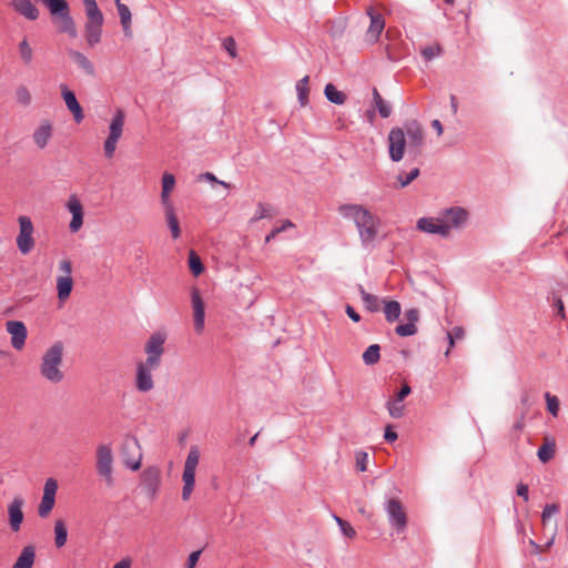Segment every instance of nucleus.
Instances as JSON below:
<instances>
[{
  "label": "nucleus",
  "mask_w": 568,
  "mask_h": 568,
  "mask_svg": "<svg viewBox=\"0 0 568 568\" xmlns=\"http://www.w3.org/2000/svg\"><path fill=\"white\" fill-rule=\"evenodd\" d=\"M373 100L382 118H388L392 113L390 105L381 97L377 89H373Z\"/></svg>",
  "instance_id": "a19ab883"
},
{
  "label": "nucleus",
  "mask_w": 568,
  "mask_h": 568,
  "mask_svg": "<svg viewBox=\"0 0 568 568\" xmlns=\"http://www.w3.org/2000/svg\"><path fill=\"white\" fill-rule=\"evenodd\" d=\"M405 317L408 323H414L416 325L419 320V311L417 308H409L405 312Z\"/></svg>",
  "instance_id": "13d9d810"
},
{
  "label": "nucleus",
  "mask_w": 568,
  "mask_h": 568,
  "mask_svg": "<svg viewBox=\"0 0 568 568\" xmlns=\"http://www.w3.org/2000/svg\"><path fill=\"white\" fill-rule=\"evenodd\" d=\"M23 499L20 497H16L12 503L8 507L9 513V521L12 531H19L20 526L23 520L22 513Z\"/></svg>",
  "instance_id": "5701e85b"
},
{
  "label": "nucleus",
  "mask_w": 568,
  "mask_h": 568,
  "mask_svg": "<svg viewBox=\"0 0 568 568\" xmlns=\"http://www.w3.org/2000/svg\"><path fill=\"white\" fill-rule=\"evenodd\" d=\"M125 121V114L123 110L119 109L116 110L115 114L113 115L110 125H109V135L106 140L104 141L103 150L104 155L108 159L113 158L118 141L121 139L123 133V126Z\"/></svg>",
  "instance_id": "423d86ee"
},
{
  "label": "nucleus",
  "mask_w": 568,
  "mask_h": 568,
  "mask_svg": "<svg viewBox=\"0 0 568 568\" xmlns=\"http://www.w3.org/2000/svg\"><path fill=\"white\" fill-rule=\"evenodd\" d=\"M384 302V315L388 323L397 321L402 314V306L397 301H383Z\"/></svg>",
  "instance_id": "473e14b6"
},
{
  "label": "nucleus",
  "mask_w": 568,
  "mask_h": 568,
  "mask_svg": "<svg viewBox=\"0 0 568 568\" xmlns=\"http://www.w3.org/2000/svg\"><path fill=\"white\" fill-rule=\"evenodd\" d=\"M61 94L68 110L73 114L74 121L77 123H80L83 120L84 115L83 110L75 98V94L72 91H70L65 85L61 87Z\"/></svg>",
  "instance_id": "aec40b11"
},
{
  "label": "nucleus",
  "mask_w": 568,
  "mask_h": 568,
  "mask_svg": "<svg viewBox=\"0 0 568 568\" xmlns=\"http://www.w3.org/2000/svg\"><path fill=\"white\" fill-rule=\"evenodd\" d=\"M200 460V452L196 446H192L189 450L187 457L184 463L183 469V488H182V499L187 500L194 489L195 484V470Z\"/></svg>",
  "instance_id": "7ed1b4c3"
},
{
  "label": "nucleus",
  "mask_w": 568,
  "mask_h": 568,
  "mask_svg": "<svg viewBox=\"0 0 568 568\" xmlns=\"http://www.w3.org/2000/svg\"><path fill=\"white\" fill-rule=\"evenodd\" d=\"M398 435L397 433L392 428V426H386L385 428V433H384V438L386 442L388 443H393L397 439Z\"/></svg>",
  "instance_id": "e2e57ef3"
},
{
  "label": "nucleus",
  "mask_w": 568,
  "mask_h": 568,
  "mask_svg": "<svg viewBox=\"0 0 568 568\" xmlns=\"http://www.w3.org/2000/svg\"><path fill=\"white\" fill-rule=\"evenodd\" d=\"M338 214L355 223L359 235L364 242L373 241L378 231L379 219L362 204L346 203L337 209Z\"/></svg>",
  "instance_id": "f257e3e1"
},
{
  "label": "nucleus",
  "mask_w": 568,
  "mask_h": 568,
  "mask_svg": "<svg viewBox=\"0 0 568 568\" xmlns=\"http://www.w3.org/2000/svg\"><path fill=\"white\" fill-rule=\"evenodd\" d=\"M559 511V507L555 504H548L545 506L541 518L542 521H547L552 515L557 514Z\"/></svg>",
  "instance_id": "6e6d98bb"
},
{
  "label": "nucleus",
  "mask_w": 568,
  "mask_h": 568,
  "mask_svg": "<svg viewBox=\"0 0 568 568\" xmlns=\"http://www.w3.org/2000/svg\"><path fill=\"white\" fill-rule=\"evenodd\" d=\"M14 101L22 108H29L33 101L31 90L26 84L17 85L14 89Z\"/></svg>",
  "instance_id": "c85d7f7f"
},
{
  "label": "nucleus",
  "mask_w": 568,
  "mask_h": 568,
  "mask_svg": "<svg viewBox=\"0 0 568 568\" xmlns=\"http://www.w3.org/2000/svg\"><path fill=\"white\" fill-rule=\"evenodd\" d=\"M443 53V48L439 43L435 42L420 48V54L426 62L439 57Z\"/></svg>",
  "instance_id": "37998d69"
},
{
  "label": "nucleus",
  "mask_w": 568,
  "mask_h": 568,
  "mask_svg": "<svg viewBox=\"0 0 568 568\" xmlns=\"http://www.w3.org/2000/svg\"><path fill=\"white\" fill-rule=\"evenodd\" d=\"M405 136L412 149H419L424 144V130L419 122L413 120L405 124Z\"/></svg>",
  "instance_id": "6ab92c4d"
},
{
  "label": "nucleus",
  "mask_w": 568,
  "mask_h": 568,
  "mask_svg": "<svg viewBox=\"0 0 568 568\" xmlns=\"http://www.w3.org/2000/svg\"><path fill=\"white\" fill-rule=\"evenodd\" d=\"M310 77L305 75L303 79L297 81L296 83V92L297 98L302 106L306 105L308 102V92H310Z\"/></svg>",
  "instance_id": "ea45409f"
},
{
  "label": "nucleus",
  "mask_w": 568,
  "mask_h": 568,
  "mask_svg": "<svg viewBox=\"0 0 568 568\" xmlns=\"http://www.w3.org/2000/svg\"><path fill=\"white\" fill-rule=\"evenodd\" d=\"M412 392V388L408 384L403 385L400 390L397 393L396 398L397 400L403 402L406 396H408Z\"/></svg>",
  "instance_id": "338daca9"
},
{
  "label": "nucleus",
  "mask_w": 568,
  "mask_h": 568,
  "mask_svg": "<svg viewBox=\"0 0 568 568\" xmlns=\"http://www.w3.org/2000/svg\"><path fill=\"white\" fill-rule=\"evenodd\" d=\"M292 227H294V224L290 220L283 221L281 226L274 227L273 231L268 235H266L265 243H268L271 239H274L277 234L284 232L286 229Z\"/></svg>",
  "instance_id": "864d4df0"
},
{
  "label": "nucleus",
  "mask_w": 568,
  "mask_h": 568,
  "mask_svg": "<svg viewBox=\"0 0 568 568\" xmlns=\"http://www.w3.org/2000/svg\"><path fill=\"white\" fill-rule=\"evenodd\" d=\"M200 556H201V550L191 552L187 558L186 568H194L196 562L199 561Z\"/></svg>",
  "instance_id": "0e129e2a"
},
{
  "label": "nucleus",
  "mask_w": 568,
  "mask_h": 568,
  "mask_svg": "<svg viewBox=\"0 0 568 568\" xmlns=\"http://www.w3.org/2000/svg\"><path fill=\"white\" fill-rule=\"evenodd\" d=\"M324 93L326 99L332 103L341 105L346 101V94L342 91H338L332 83L325 85Z\"/></svg>",
  "instance_id": "58836bf2"
},
{
  "label": "nucleus",
  "mask_w": 568,
  "mask_h": 568,
  "mask_svg": "<svg viewBox=\"0 0 568 568\" xmlns=\"http://www.w3.org/2000/svg\"><path fill=\"white\" fill-rule=\"evenodd\" d=\"M333 517H334V519H335L336 524L338 525V527H339V529H341L342 534H343L345 537H347V538H354V537L356 536V531H355V529L352 527V525H351L348 521H346V520L342 519L341 517H338V516H336V515H334Z\"/></svg>",
  "instance_id": "8fccbe9b"
},
{
  "label": "nucleus",
  "mask_w": 568,
  "mask_h": 568,
  "mask_svg": "<svg viewBox=\"0 0 568 568\" xmlns=\"http://www.w3.org/2000/svg\"><path fill=\"white\" fill-rule=\"evenodd\" d=\"M345 312L347 314V316L354 321L355 323L359 322L361 321V315L355 311V308L351 305H346L345 307Z\"/></svg>",
  "instance_id": "69168bd1"
},
{
  "label": "nucleus",
  "mask_w": 568,
  "mask_h": 568,
  "mask_svg": "<svg viewBox=\"0 0 568 568\" xmlns=\"http://www.w3.org/2000/svg\"><path fill=\"white\" fill-rule=\"evenodd\" d=\"M103 21H87L84 26V36L90 47L98 44L102 37Z\"/></svg>",
  "instance_id": "b1692460"
},
{
  "label": "nucleus",
  "mask_w": 568,
  "mask_h": 568,
  "mask_svg": "<svg viewBox=\"0 0 568 568\" xmlns=\"http://www.w3.org/2000/svg\"><path fill=\"white\" fill-rule=\"evenodd\" d=\"M118 13L120 17L121 24L123 27V32L125 37L131 38L132 37V29H131V11L128 6L121 2V0H115Z\"/></svg>",
  "instance_id": "a878e982"
},
{
  "label": "nucleus",
  "mask_w": 568,
  "mask_h": 568,
  "mask_svg": "<svg viewBox=\"0 0 568 568\" xmlns=\"http://www.w3.org/2000/svg\"><path fill=\"white\" fill-rule=\"evenodd\" d=\"M7 332L11 335V345L14 349H22L28 336V331L21 321H8L6 323Z\"/></svg>",
  "instance_id": "f3484780"
},
{
  "label": "nucleus",
  "mask_w": 568,
  "mask_h": 568,
  "mask_svg": "<svg viewBox=\"0 0 568 568\" xmlns=\"http://www.w3.org/2000/svg\"><path fill=\"white\" fill-rule=\"evenodd\" d=\"M189 266L191 272L197 276L204 271V266L201 257L195 253V251H190L189 255Z\"/></svg>",
  "instance_id": "49530a36"
},
{
  "label": "nucleus",
  "mask_w": 568,
  "mask_h": 568,
  "mask_svg": "<svg viewBox=\"0 0 568 568\" xmlns=\"http://www.w3.org/2000/svg\"><path fill=\"white\" fill-rule=\"evenodd\" d=\"M275 215H276V210L274 209V206H272L270 204L258 203L250 222L255 223L263 219H272Z\"/></svg>",
  "instance_id": "72a5a7b5"
},
{
  "label": "nucleus",
  "mask_w": 568,
  "mask_h": 568,
  "mask_svg": "<svg viewBox=\"0 0 568 568\" xmlns=\"http://www.w3.org/2000/svg\"><path fill=\"white\" fill-rule=\"evenodd\" d=\"M419 175V169L415 168L408 173H399L396 176L397 184L395 187H406Z\"/></svg>",
  "instance_id": "a18cd8bd"
},
{
  "label": "nucleus",
  "mask_w": 568,
  "mask_h": 568,
  "mask_svg": "<svg viewBox=\"0 0 568 568\" xmlns=\"http://www.w3.org/2000/svg\"><path fill=\"white\" fill-rule=\"evenodd\" d=\"M387 409L393 418H400L404 415L405 406L400 400L393 399L388 400Z\"/></svg>",
  "instance_id": "09e8293b"
},
{
  "label": "nucleus",
  "mask_w": 568,
  "mask_h": 568,
  "mask_svg": "<svg viewBox=\"0 0 568 568\" xmlns=\"http://www.w3.org/2000/svg\"><path fill=\"white\" fill-rule=\"evenodd\" d=\"M358 292L367 311L375 313L381 310V300L378 296L366 292L362 285H358Z\"/></svg>",
  "instance_id": "2f4dec72"
},
{
  "label": "nucleus",
  "mask_w": 568,
  "mask_h": 568,
  "mask_svg": "<svg viewBox=\"0 0 568 568\" xmlns=\"http://www.w3.org/2000/svg\"><path fill=\"white\" fill-rule=\"evenodd\" d=\"M12 9L28 20L34 21L39 18L40 11L31 0H11Z\"/></svg>",
  "instance_id": "412c9836"
},
{
  "label": "nucleus",
  "mask_w": 568,
  "mask_h": 568,
  "mask_svg": "<svg viewBox=\"0 0 568 568\" xmlns=\"http://www.w3.org/2000/svg\"><path fill=\"white\" fill-rule=\"evenodd\" d=\"M367 14L371 22L365 33V41L367 43H375L385 28V20L383 14L375 11L373 8L367 9Z\"/></svg>",
  "instance_id": "2eb2a0df"
},
{
  "label": "nucleus",
  "mask_w": 568,
  "mask_h": 568,
  "mask_svg": "<svg viewBox=\"0 0 568 568\" xmlns=\"http://www.w3.org/2000/svg\"><path fill=\"white\" fill-rule=\"evenodd\" d=\"M165 342V336L161 333H154L150 336L145 345V353L148 357L145 362L148 365H158L161 362V356L164 352L163 344Z\"/></svg>",
  "instance_id": "9d476101"
},
{
  "label": "nucleus",
  "mask_w": 568,
  "mask_h": 568,
  "mask_svg": "<svg viewBox=\"0 0 568 568\" xmlns=\"http://www.w3.org/2000/svg\"><path fill=\"white\" fill-rule=\"evenodd\" d=\"M58 483L53 478H48L43 487V496L38 508L39 516L45 518L52 510L55 503Z\"/></svg>",
  "instance_id": "9b49d317"
},
{
  "label": "nucleus",
  "mask_w": 568,
  "mask_h": 568,
  "mask_svg": "<svg viewBox=\"0 0 568 568\" xmlns=\"http://www.w3.org/2000/svg\"><path fill=\"white\" fill-rule=\"evenodd\" d=\"M551 306L556 310V316L560 318H566L565 306L562 298L556 293H551V296L548 297Z\"/></svg>",
  "instance_id": "de8ad7c7"
},
{
  "label": "nucleus",
  "mask_w": 568,
  "mask_h": 568,
  "mask_svg": "<svg viewBox=\"0 0 568 568\" xmlns=\"http://www.w3.org/2000/svg\"><path fill=\"white\" fill-rule=\"evenodd\" d=\"M201 179H204V180L210 181V182L219 183L220 185H222V186H224L226 189L231 187V184H229L227 182L217 180V178L213 173H211V172H206V173L202 174Z\"/></svg>",
  "instance_id": "052dcab7"
},
{
  "label": "nucleus",
  "mask_w": 568,
  "mask_h": 568,
  "mask_svg": "<svg viewBox=\"0 0 568 568\" xmlns=\"http://www.w3.org/2000/svg\"><path fill=\"white\" fill-rule=\"evenodd\" d=\"M19 234L17 236L18 248H31L34 245L33 224L29 216L21 215L18 219Z\"/></svg>",
  "instance_id": "4468645a"
},
{
  "label": "nucleus",
  "mask_w": 568,
  "mask_h": 568,
  "mask_svg": "<svg viewBox=\"0 0 568 568\" xmlns=\"http://www.w3.org/2000/svg\"><path fill=\"white\" fill-rule=\"evenodd\" d=\"M67 210L72 215L69 230L77 233L83 225L84 210L81 201L77 195H70L67 203Z\"/></svg>",
  "instance_id": "ddd939ff"
},
{
  "label": "nucleus",
  "mask_w": 568,
  "mask_h": 568,
  "mask_svg": "<svg viewBox=\"0 0 568 568\" xmlns=\"http://www.w3.org/2000/svg\"><path fill=\"white\" fill-rule=\"evenodd\" d=\"M36 559V549L33 546H26L18 559L13 564V568H32Z\"/></svg>",
  "instance_id": "bb28decb"
},
{
  "label": "nucleus",
  "mask_w": 568,
  "mask_h": 568,
  "mask_svg": "<svg viewBox=\"0 0 568 568\" xmlns=\"http://www.w3.org/2000/svg\"><path fill=\"white\" fill-rule=\"evenodd\" d=\"M68 55L89 75L94 74L92 62L80 51L69 50Z\"/></svg>",
  "instance_id": "c756f323"
},
{
  "label": "nucleus",
  "mask_w": 568,
  "mask_h": 568,
  "mask_svg": "<svg viewBox=\"0 0 568 568\" xmlns=\"http://www.w3.org/2000/svg\"><path fill=\"white\" fill-rule=\"evenodd\" d=\"M68 539V529L65 523L62 519H58L54 523V544L58 548L65 545Z\"/></svg>",
  "instance_id": "4c0bfd02"
},
{
  "label": "nucleus",
  "mask_w": 568,
  "mask_h": 568,
  "mask_svg": "<svg viewBox=\"0 0 568 568\" xmlns=\"http://www.w3.org/2000/svg\"><path fill=\"white\" fill-rule=\"evenodd\" d=\"M416 229L424 233L437 234L445 237L446 226L442 225L439 215L418 219L416 222Z\"/></svg>",
  "instance_id": "a211bd4d"
},
{
  "label": "nucleus",
  "mask_w": 568,
  "mask_h": 568,
  "mask_svg": "<svg viewBox=\"0 0 568 568\" xmlns=\"http://www.w3.org/2000/svg\"><path fill=\"white\" fill-rule=\"evenodd\" d=\"M73 287L72 276L59 275L57 277L58 297L61 301L68 298Z\"/></svg>",
  "instance_id": "7c9ffc66"
},
{
  "label": "nucleus",
  "mask_w": 568,
  "mask_h": 568,
  "mask_svg": "<svg viewBox=\"0 0 568 568\" xmlns=\"http://www.w3.org/2000/svg\"><path fill=\"white\" fill-rule=\"evenodd\" d=\"M120 453L126 468L134 471L140 469L142 453L140 443L135 436L128 435L123 438Z\"/></svg>",
  "instance_id": "39448f33"
},
{
  "label": "nucleus",
  "mask_w": 568,
  "mask_h": 568,
  "mask_svg": "<svg viewBox=\"0 0 568 568\" xmlns=\"http://www.w3.org/2000/svg\"><path fill=\"white\" fill-rule=\"evenodd\" d=\"M442 225L446 226L445 237L449 236L453 230L462 227L468 220V212L464 207H450L438 214Z\"/></svg>",
  "instance_id": "0eeeda50"
},
{
  "label": "nucleus",
  "mask_w": 568,
  "mask_h": 568,
  "mask_svg": "<svg viewBox=\"0 0 568 568\" xmlns=\"http://www.w3.org/2000/svg\"><path fill=\"white\" fill-rule=\"evenodd\" d=\"M53 123L49 119H43L32 132V141L39 150L47 148L53 136Z\"/></svg>",
  "instance_id": "f8f14e48"
},
{
  "label": "nucleus",
  "mask_w": 568,
  "mask_h": 568,
  "mask_svg": "<svg viewBox=\"0 0 568 568\" xmlns=\"http://www.w3.org/2000/svg\"><path fill=\"white\" fill-rule=\"evenodd\" d=\"M163 209H164V214H165V220H166L168 226L172 233V236L176 239L180 235V225H179L178 216L175 214L174 206L168 205V206H164Z\"/></svg>",
  "instance_id": "f704fd0d"
},
{
  "label": "nucleus",
  "mask_w": 568,
  "mask_h": 568,
  "mask_svg": "<svg viewBox=\"0 0 568 568\" xmlns=\"http://www.w3.org/2000/svg\"><path fill=\"white\" fill-rule=\"evenodd\" d=\"M223 47L232 58L236 57V43L232 37H227L224 39Z\"/></svg>",
  "instance_id": "4d7b16f0"
},
{
  "label": "nucleus",
  "mask_w": 568,
  "mask_h": 568,
  "mask_svg": "<svg viewBox=\"0 0 568 568\" xmlns=\"http://www.w3.org/2000/svg\"><path fill=\"white\" fill-rule=\"evenodd\" d=\"M385 511L388 516L389 525L397 532L404 531L407 526V517L402 504L397 499L390 498L386 501Z\"/></svg>",
  "instance_id": "6e6552de"
},
{
  "label": "nucleus",
  "mask_w": 568,
  "mask_h": 568,
  "mask_svg": "<svg viewBox=\"0 0 568 568\" xmlns=\"http://www.w3.org/2000/svg\"><path fill=\"white\" fill-rule=\"evenodd\" d=\"M59 271L61 272V275L71 276V273H72L71 262L69 260L60 261L59 262Z\"/></svg>",
  "instance_id": "bf43d9fd"
},
{
  "label": "nucleus",
  "mask_w": 568,
  "mask_h": 568,
  "mask_svg": "<svg viewBox=\"0 0 568 568\" xmlns=\"http://www.w3.org/2000/svg\"><path fill=\"white\" fill-rule=\"evenodd\" d=\"M97 473L108 486H112L113 479V453L111 444H100L97 447Z\"/></svg>",
  "instance_id": "20e7f679"
},
{
  "label": "nucleus",
  "mask_w": 568,
  "mask_h": 568,
  "mask_svg": "<svg viewBox=\"0 0 568 568\" xmlns=\"http://www.w3.org/2000/svg\"><path fill=\"white\" fill-rule=\"evenodd\" d=\"M131 565L132 560L129 557H126L116 562L112 568H131Z\"/></svg>",
  "instance_id": "774afa93"
},
{
  "label": "nucleus",
  "mask_w": 568,
  "mask_h": 568,
  "mask_svg": "<svg viewBox=\"0 0 568 568\" xmlns=\"http://www.w3.org/2000/svg\"><path fill=\"white\" fill-rule=\"evenodd\" d=\"M517 495L519 497H521L525 501H528L529 499V488H528V485L524 484V483H519L517 485Z\"/></svg>",
  "instance_id": "680f3d73"
},
{
  "label": "nucleus",
  "mask_w": 568,
  "mask_h": 568,
  "mask_svg": "<svg viewBox=\"0 0 568 568\" xmlns=\"http://www.w3.org/2000/svg\"><path fill=\"white\" fill-rule=\"evenodd\" d=\"M143 483L148 491L155 494L160 483V471L155 467L146 468L143 473Z\"/></svg>",
  "instance_id": "cd10ccee"
},
{
  "label": "nucleus",
  "mask_w": 568,
  "mask_h": 568,
  "mask_svg": "<svg viewBox=\"0 0 568 568\" xmlns=\"http://www.w3.org/2000/svg\"><path fill=\"white\" fill-rule=\"evenodd\" d=\"M158 365H148L146 362L140 363L136 367V389L141 393H148L154 387L151 371Z\"/></svg>",
  "instance_id": "dca6fc26"
},
{
  "label": "nucleus",
  "mask_w": 568,
  "mask_h": 568,
  "mask_svg": "<svg viewBox=\"0 0 568 568\" xmlns=\"http://www.w3.org/2000/svg\"><path fill=\"white\" fill-rule=\"evenodd\" d=\"M406 138L400 128H393L388 133L389 158L394 162H399L405 154Z\"/></svg>",
  "instance_id": "1a4fd4ad"
},
{
  "label": "nucleus",
  "mask_w": 568,
  "mask_h": 568,
  "mask_svg": "<svg viewBox=\"0 0 568 568\" xmlns=\"http://www.w3.org/2000/svg\"><path fill=\"white\" fill-rule=\"evenodd\" d=\"M82 1H83L84 10H85L87 21H104L103 14H102L101 10L99 9L95 0H82Z\"/></svg>",
  "instance_id": "c9c22d12"
},
{
  "label": "nucleus",
  "mask_w": 568,
  "mask_h": 568,
  "mask_svg": "<svg viewBox=\"0 0 568 568\" xmlns=\"http://www.w3.org/2000/svg\"><path fill=\"white\" fill-rule=\"evenodd\" d=\"M379 352H381V347L378 344L369 345L363 353V362L366 365H374V364L378 363V361L381 358Z\"/></svg>",
  "instance_id": "79ce46f5"
},
{
  "label": "nucleus",
  "mask_w": 568,
  "mask_h": 568,
  "mask_svg": "<svg viewBox=\"0 0 568 568\" xmlns=\"http://www.w3.org/2000/svg\"><path fill=\"white\" fill-rule=\"evenodd\" d=\"M18 49L22 62L27 65L30 64L33 60V50L26 38L19 42Z\"/></svg>",
  "instance_id": "c03bdc74"
},
{
  "label": "nucleus",
  "mask_w": 568,
  "mask_h": 568,
  "mask_svg": "<svg viewBox=\"0 0 568 568\" xmlns=\"http://www.w3.org/2000/svg\"><path fill=\"white\" fill-rule=\"evenodd\" d=\"M368 454L365 452L356 453V468L358 471H365L367 469Z\"/></svg>",
  "instance_id": "5fc2aeb1"
},
{
  "label": "nucleus",
  "mask_w": 568,
  "mask_h": 568,
  "mask_svg": "<svg viewBox=\"0 0 568 568\" xmlns=\"http://www.w3.org/2000/svg\"><path fill=\"white\" fill-rule=\"evenodd\" d=\"M192 306L194 312V329L196 333H202L204 328V303L197 290L192 292Z\"/></svg>",
  "instance_id": "4be33fe9"
},
{
  "label": "nucleus",
  "mask_w": 568,
  "mask_h": 568,
  "mask_svg": "<svg viewBox=\"0 0 568 568\" xmlns=\"http://www.w3.org/2000/svg\"><path fill=\"white\" fill-rule=\"evenodd\" d=\"M547 402V409L552 416H557L559 410V400L556 396L550 395L549 393L545 394Z\"/></svg>",
  "instance_id": "603ef678"
},
{
  "label": "nucleus",
  "mask_w": 568,
  "mask_h": 568,
  "mask_svg": "<svg viewBox=\"0 0 568 568\" xmlns=\"http://www.w3.org/2000/svg\"><path fill=\"white\" fill-rule=\"evenodd\" d=\"M395 333L402 337L413 336L417 333V326L414 323L399 324L395 327Z\"/></svg>",
  "instance_id": "3c124183"
},
{
  "label": "nucleus",
  "mask_w": 568,
  "mask_h": 568,
  "mask_svg": "<svg viewBox=\"0 0 568 568\" xmlns=\"http://www.w3.org/2000/svg\"><path fill=\"white\" fill-rule=\"evenodd\" d=\"M62 356L63 347L60 343H55L49 349H47L42 356L40 365V373L44 379L53 384H58L63 379L64 375L60 369L62 364Z\"/></svg>",
  "instance_id": "f03ea898"
},
{
  "label": "nucleus",
  "mask_w": 568,
  "mask_h": 568,
  "mask_svg": "<svg viewBox=\"0 0 568 568\" xmlns=\"http://www.w3.org/2000/svg\"><path fill=\"white\" fill-rule=\"evenodd\" d=\"M161 204L162 206L173 205L171 193L175 187V176L172 173L164 172L162 175Z\"/></svg>",
  "instance_id": "393cba45"
},
{
  "label": "nucleus",
  "mask_w": 568,
  "mask_h": 568,
  "mask_svg": "<svg viewBox=\"0 0 568 568\" xmlns=\"http://www.w3.org/2000/svg\"><path fill=\"white\" fill-rule=\"evenodd\" d=\"M555 447H556L555 440L547 437L545 439V444L542 446H540L537 452V456H538L539 460L544 464L549 462L555 455Z\"/></svg>",
  "instance_id": "e433bc0d"
}]
</instances>
